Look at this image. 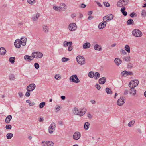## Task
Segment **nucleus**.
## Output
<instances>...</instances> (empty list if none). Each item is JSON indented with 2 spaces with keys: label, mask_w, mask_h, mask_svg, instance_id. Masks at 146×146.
Here are the masks:
<instances>
[{
  "label": "nucleus",
  "mask_w": 146,
  "mask_h": 146,
  "mask_svg": "<svg viewBox=\"0 0 146 146\" xmlns=\"http://www.w3.org/2000/svg\"><path fill=\"white\" fill-rule=\"evenodd\" d=\"M86 111V108H83L78 109L77 108L75 107L73 110V112L75 115H78L80 117L84 115Z\"/></svg>",
  "instance_id": "f257e3e1"
},
{
  "label": "nucleus",
  "mask_w": 146,
  "mask_h": 146,
  "mask_svg": "<svg viewBox=\"0 0 146 146\" xmlns=\"http://www.w3.org/2000/svg\"><path fill=\"white\" fill-rule=\"evenodd\" d=\"M132 33L134 36L137 37H141L143 35L142 32L138 29L133 30L132 32Z\"/></svg>",
  "instance_id": "f03ea898"
},
{
  "label": "nucleus",
  "mask_w": 146,
  "mask_h": 146,
  "mask_svg": "<svg viewBox=\"0 0 146 146\" xmlns=\"http://www.w3.org/2000/svg\"><path fill=\"white\" fill-rule=\"evenodd\" d=\"M76 60L78 63L81 65H84L85 63V58L82 56H78L76 57Z\"/></svg>",
  "instance_id": "7ed1b4c3"
},
{
  "label": "nucleus",
  "mask_w": 146,
  "mask_h": 146,
  "mask_svg": "<svg viewBox=\"0 0 146 146\" xmlns=\"http://www.w3.org/2000/svg\"><path fill=\"white\" fill-rule=\"evenodd\" d=\"M43 54L39 52H34L32 53V56L36 58H39L42 57Z\"/></svg>",
  "instance_id": "20e7f679"
},
{
  "label": "nucleus",
  "mask_w": 146,
  "mask_h": 146,
  "mask_svg": "<svg viewBox=\"0 0 146 146\" xmlns=\"http://www.w3.org/2000/svg\"><path fill=\"white\" fill-rule=\"evenodd\" d=\"M128 2V0H119L117 3V6L119 7L124 6L127 5Z\"/></svg>",
  "instance_id": "39448f33"
},
{
  "label": "nucleus",
  "mask_w": 146,
  "mask_h": 146,
  "mask_svg": "<svg viewBox=\"0 0 146 146\" xmlns=\"http://www.w3.org/2000/svg\"><path fill=\"white\" fill-rule=\"evenodd\" d=\"M70 81L73 82L78 83L80 81L76 75H74L71 76L69 78Z\"/></svg>",
  "instance_id": "423d86ee"
},
{
  "label": "nucleus",
  "mask_w": 146,
  "mask_h": 146,
  "mask_svg": "<svg viewBox=\"0 0 146 146\" xmlns=\"http://www.w3.org/2000/svg\"><path fill=\"white\" fill-rule=\"evenodd\" d=\"M139 84V81L137 80H134L130 82L129 86V87H135L137 86Z\"/></svg>",
  "instance_id": "0eeeda50"
},
{
  "label": "nucleus",
  "mask_w": 146,
  "mask_h": 146,
  "mask_svg": "<svg viewBox=\"0 0 146 146\" xmlns=\"http://www.w3.org/2000/svg\"><path fill=\"white\" fill-rule=\"evenodd\" d=\"M54 145V143L53 142L47 141H44L41 144L42 146H53Z\"/></svg>",
  "instance_id": "6e6552de"
},
{
  "label": "nucleus",
  "mask_w": 146,
  "mask_h": 146,
  "mask_svg": "<svg viewBox=\"0 0 146 146\" xmlns=\"http://www.w3.org/2000/svg\"><path fill=\"white\" fill-rule=\"evenodd\" d=\"M68 28L70 31H74L77 29V27L76 23H72L69 25Z\"/></svg>",
  "instance_id": "1a4fd4ad"
},
{
  "label": "nucleus",
  "mask_w": 146,
  "mask_h": 146,
  "mask_svg": "<svg viewBox=\"0 0 146 146\" xmlns=\"http://www.w3.org/2000/svg\"><path fill=\"white\" fill-rule=\"evenodd\" d=\"M36 85L34 83L31 84L29 85L27 87V90L28 92H32L35 88Z\"/></svg>",
  "instance_id": "9d476101"
},
{
  "label": "nucleus",
  "mask_w": 146,
  "mask_h": 146,
  "mask_svg": "<svg viewBox=\"0 0 146 146\" xmlns=\"http://www.w3.org/2000/svg\"><path fill=\"white\" fill-rule=\"evenodd\" d=\"M56 127L55 124L54 123H52L50 125L48 128L49 132L50 133H52L54 131Z\"/></svg>",
  "instance_id": "9b49d317"
},
{
  "label": "nucleus",
  "mask_w": 146,
  "mask_h": 146,
  "mask_svg": "<svg viewBox=\"0 0 146 146\" xmlns=\"http://www.w3.org/2000/svg\"><path fill=\"white\" fill-rule=\"evenodd\" d=\"M125 100L124 98L121 97L119 98L117 102V104L119 106L123 105L125 103Z\"/></svg>",
  "instance_id": "f8f14e48"
},
{
  "label": "nucleus",
  "mask_w": 146,
  "mask_h": 146,
  "mask_svg": "<svg viewBox=\"0 0 146 146\" xmlns=\"http://www.w3.org/2000/svg\"><path fill=\"white\" fill-rule=\"evenodd\" d=\"M14 44L15 47L17 48H19L22 45L21 40L19 39H16L14 42Z\"/></svg>",
  "instance_id": "ddd939ff"
},
{
  "label": "nucleus",
  "mask_w": 146,
  "mask_h": 146,
  "mask_svg": "<svg viewBox=\"0 0 146 146\" xmlns=\"http://www.w3.org/2000/svg\"><path fill=\"white\" fill-rule=\"evenodd\" d=\"M106 24L107 23L106 21H103L98 25V28L100 29H102L106 27Z\"/></svg>",
  "instance_id": "4468645a"
},
{
  "label": "nucleus",
  "mask_w": 146,
  "mask_h": 146,
  "mask_svg": "<svg viewBox=\"0 0 146 146\" xmlns=\"http://www.w3.org/2000/svg\"><path fill=\"white\" fill-rule=\"evenodd\" d=\"M80 133L79 132H76L74 134L73 138L75 140H78L80 139Z\"/></svg>",
  "instance_id": "2eb2a0df"
},
{
  "label": "nucleus",
  "mask_w": 146,
  "mask_h": 146,
  "mask_svg": "<svg viewBox=\"0 0 146 146\" xmlns=\"http://www.w3.org/2000/svg\"><path fill=\"white\" fill-rule=\"evenodd\" d=\"M40 16V14L39 13H36L35 15H34L31 18V19L33 22L37 21Z\"/></svg>",
  "instance_id": "dca6fc26"
},
{
  "label": "nucleus",
  "mask_w": 146,
  "mask_h": 146,
  "mask_svg": "<svg viewBox=\"0 0 146 146\" xmlns=\"http://www.w3.org/2000/svg\"><path fill=\"white\" fill-rule=\"evenodd\" d=\"M60 11H64L66 9V6L65 3H61L59 7Z\"/></svg>",
  "instance_id": "f3484780"
},
{
  "label": "nucleus",
  "mask_w": 146,
  "mask_h": 146,
  "mask_svg": "<svg viewBox=\"0 0 146 146\" xmlns=\"http://www.w3.org/2000/svg\"><path fill=\"white\" fill-rule=\"evenodd\" d=\"M6 53V50L3 47L0 48V54L1 55H4Z\"/></svg>",
  "instance_id": "a211bd4d"
},
{
  "label": "nucleus",
  "mask_w": 146,
  "mask_h": 146,
  "mask_svg": "<svg viewBox=\"0 0 146 146\" xmlns=\"http://www.w3.org/2000/svg\"><path fill=\"white\" fill-rule=\"evenodd\" d=\"M106 81V78L105 77H102L99 79V83L100 84H103L105 83Z\"/></svg>",
  "instance_id": "6ab92c4d"
},
{
  "label": "nucleus",
  "mask_w": 146,
  "mask_h": 146,
  "mask_svg": "<svg viewBox=\"0 0 146 146\" xmlns=\"http://www.w3.org/2000/svg\"><path fill=\"white\" fill-rule=\"evenodd\" d=\"M32 57L26 55L24 56V59L26 61L30 62L33 59H31Z\"/></svg>",
  "instance_id": "aec40b11"
},
{
  "label": "nucleus",
  "mask_w": 146,
  "mask_h": 146,
  "mask_svg": "<svg viewBox=\"0 0 146 146\" xmlns=\"http://www.w3.org/2000/svg\"><path fill=\"white\" fill-rule=\"evenodd\" d=\"M21 42L23 46H25L26 45L27 38L25 37L22 38H21Z\"/></svg>",
  "instance_id": "412c9836"
},
{
  "label": "nucleus",
  "mask_w": 146,
  "mask_h": 146,
  "mask_svg": "<svg viewBox=\"0 0 146 146\" xmlns=\"http://www.w3.org/2000/svg\"><path fill=\"white\" fill-rule=\"evenodd\" d=\"M72 42L71 41L67 42L66 41H64L63 42V46L64 47L69 46H72Z\"/></svg>",
  "instance_id": "4be33fe9"
},
{
  "label": "nucleus",
  "mask_w": 146,
  "mask_h": 146,
  "mask_svg": "<svg viewBox=\"0 0 146 146\" xmlns=\"http://www.w3.org/2000/svg\"><path fill=\"white\" fill-rule=\"evenodd\" d=\"M12 118V116L11 115L7 116L6 118L5 122L6 123H9L10 121Z\"/></svg>",
  "instance_id": "5701e85b"
},
{
  "label": "nucleus",
  "mask_w": 146,
  "mask_h": 146,
  "mask_svg": "<svg viewBox=\"0 0 146 146\" xmlns=\"http://www.w3.org/2000/svg\"><path fill=\"white\" fill-rule=\"evenodd\" d=\"M131 89L129 90V93L131 94L134 95L136 93V90L134 88V87H130Z\"/></svg>",
  "instance_id": "b1692460"
},
{
  "label": "nucleus",
  "mask_w": 146,
  "mask_h": 146,
  "mask_svg": "<svg viewBox=\"0 0 146 146\" xmlns=\"http://www.w3.org/2000/svg\"><path fill=\"white\" fill-rule=\"evenodd\" d=\"M121 60L118 58H116L114 60V62L118 66L121 63Z\"/></svg>",
  "instance_id": "393cba45"
},
{
  "label": "nucleus",
  "mask_w": 146,
  "mask_h": 146,
  "mask_svg": "<svg viewBox=\"0 0 146 146\" xmlns=\"http://www.w3.org/2000/svg\"><path fill=\"white\" fill-rule=\"evenodd\" d=\"M94 49L96 50L101 51L102 50V48L98 44H96L94 46Z\"/></svg>",
  "instance_id": "a878e982"
},
{
  "label": "nucleus",
  "mask_w": 146,
  "mask_h": 146,
  "mask_svg": "<svg viewBox=\"0 0 146 146\" xmlns=\"http://www.w3.org/2000/svg\"><path fill=\"white\" fill-rule=\"evenodd\" d=\"M90 46V44L89 42H86L84 43L83 46L84 48L86 49L89 48Z\"/></svg>",
  "instance_id": "bb28decb"
},
{
  "label": "nucleus",
  "mask_w": 146,
  "mask_h": 146,
  "mask_svg": "<svg viewBox=\"0 0 146 146\" xmlns=\"http://www.w3.org/2000/svg\"><path fill=\"white\" fill-rule=\"evenodd\" d=\"M125 7H122L121 9V11L124 16H126L127 15V12L125 11Z\"/></svg>",
  "instance_id": "cd10ccee"
},
{
  "label": "nucleus",
  "mask_w": 146,
  "mask_h": 146,
  "mask_svg": "<svg viewBox=\"0 0 146 146\" xmlns=\"http://www.w3.org/2000/svg\"><path fill=\"white\" fill-rule=\"evenodd\" d=\"M135 120L133 119L131 121H130L128 124V126L129 127H131L133 126V125H134L135 123Z\"/></svg>",
  "instance_id": "c85d7f7f"
},
{
  "label": "nucleus",
  "mask_w": 146,
  "mask_h": 146,
  "mask_svg": "<svg viewBox=\"0 0 146 146\" xmlns=\"http://www.w3.org/2000/svg\"><path fill=\"white\" fill-rule=\"evenodd\" d=\"M43 31L45 33H47L48 31L49 28L48 26L46 25H43Z\"/></svg>",
  "instance_id": "c756f323"
},
{
  "label": "nucleus",
  "mask_w": 146,
  "mask_h": 146,
  "mask_svg": "<svg viewBox=\"0 0 146 146\" xmlns=\"http://www.w3.org/2000/svg\"><path fill=\"white\" fill-rule=\"evenodd\" d=\"M122 59L123 61L129 62L130 60V57L129 56L123 57L122 58Z\"/></svg>",
  "instance_id": "7c9ffc66"
},
{
  "label": "nucleus",
  "mask_w": 146,
  "mask_h": 146,
  "mask_svg": "<svg viewBox=\"0 0 146 146\" xmlns=\"http://www.w3.org/2000/svg\"><path fill=\"white\" fill-rule=\"evenodd\" d=\"M106 91L108 94H112V92L111 90L108 88H106Z\"/></svg>",
  "instance_id": "2f4dec72"
},
{
  "label": "nucleus",
  "mask_w": 146,
  "mask_h": 146,
  "mask_svg": "<svg viewBox=\"0 0 146 146\" xmlns=\"http://www.w3.org/2000/svg\"><path fill=\"white\" fill-rule=\"evenodd\" d=\"M90 123L88 122H86L84 125V128L86 130H88L89 128Z\"/></svg>",
  "instance_id": "473e14b6"
},
{
  "label": "nucleus",
  "mask_w": 146,
  "mask_h": 146,
  "mask_svg": "<svg viewBox=\"0 0 146 146\" xmlns=\"http://www.w3.org/2000/svg\"><path fill=\"white\" fill-rule=\"evenodd\" d=\"M100 76V74L98 72H96L95 74L94 73V78L96 80L99 78Z\"/></svg>",
  "instance_id": "72a5a7b5"
},
{
  "label": "nucleus",
  "mask_w": 146,
  "mask_h": 146,
  "mask_svg": "<svg viewBox=\"0 0 146 146\" xmlns=\"http://www.w3.org/2000/svg\"><path fill=\"white\" fill-rule=\"evenodd\" d=\"M134 23V21L132 19H130L127 21V23L128 25H130Z\"/></svg>",
  "instance_id": "f704fd0d"
},
{
  "label": "nucleus",
  "mask_w": 146,
  "mask_h": 146,
  "mask_svg": "<svg viewBox=\"0 0 146 146\" xmlns=\"http://www.w3.org/2000/svg\"><path fill=\"white\" fill-rule=\"evenodd\" d=\"M125 49L126 51L128 53L130 52V47L128 45H126L125 46Z\"/></svg>",
  "instance_id": "c9c22d12"
},
{
  "label": "nucleus",
  "mask_w": 146,
  "mask_h": 146,
  "mask_svg": "<svg viewBox=\"0 0 146 146\" xmlns=\"http://www.w3.org/2000/svg\"><path fill=\"white\" fill-rule=\"evenodd\" d=\"M88 76L91 78H92L94 76V72L91 71L89 72L88 74Z\"/></svg>",
  "instance_id": "e433bc0d"
},
{
  "label": "nucleus",
  "mask_w": 146,
  "mask_h": 146,
  "mask_svg": "<svg viewBox=\"0 0 146 146\" xmlns=\"http://www.w3.org/2000/svg\"><path fill=\"white\" fill-rule=\"evenodd\" d=\"M107 15L108 17V20H109V21L112 20L113 17V15L112 14H110Z\"/></svg>",
  "instance_id": "4c0bfd02"
},
{
  "label": "nucleus",
  "mask_w": 146,
  "mask_h": 146,
  "mask_svg": "<svg viewBox=\"0 0 146 146\" xmlns=\"http://www.w3.org/2000/svg\"><path fill=\"white\" fill-rule=\"evenodd\" d=\"M45 105V102H42L40 103L39 104V107L40 108H43Z\"/></svg>",
  "instance_id": "58836bf2"
},
{
  "label": "nucleus",
  "mask_w": 146,
  "mask_h": 146,
  "mask_svg": "<svg viewBox=\"0 0 146 146\" xmlns=\"http://www.w3.org/2000/svg\"><path fill=\"white\" fill-rule=\"evenodd\" d=\"M15 58L14 57H11L9 59V62L12 64H13L15 62Z\"/></svg>",
  "instance_id": "ea45409f"
},
{
  "label": "nucleus",
  "mask_w": 146,
  "mask_h": 146,
  "mask_svg": "<svg viewBox=\"0 0 146 146\" xmlns=\"http://www.w3.org/2000/svg\"><path fill=\"white\" fill-rule=\"evenodd\" d=\"M13 135L12 133H8L7 134V138L8 139H10L13 137Z\"/></svg>",
  "instance_id": "a19ab883"
},
{
  "label": "nucleus",
  "mask_w": 146,
  "mask_h": 146,
  "mask_svg": "<svg viewBox=\"0 0 146 146\" xmlns=\"http://www.w3.org/2000/svg\"><path fill=\"white\" fill-rule=\"evenodd\" d=\"M27 2L31 5L35 3V0H27Z\"/></svg>",
  "instance_id": "79ce46f5"
},
{
  "label": "nucleus",
  "mask_w": 146,
  "mask_h": 146,
  "mask_svg": "<svg viewBox=\"0 0 146 146\" xmlns=\"http://www.w3.org/2000/svg\"><path fill=\"white\" fill-rule=\"evenodd\" d=\"M141 15L142 17H145L146 16V11L143 10L141 13Z\"/></svg>",
  "instance_id": "37998d69"
},
{
  "label": "nucleus",
  "mask_w": 146,
  "mask_h": 146,
  "mask_svg": "<svg viewBox=\"0 0 146 146\" xmlns=\"http://www.w3.org/2000/svg\"><path fill=\"white\" fill-rule=\"evenodd\" d=\"M55 110L56 112H58L60 110V107L59 105H57L55 108Z\"/></svg>",
  "instance_id": "c03bdc74"
},
{
  "label": "nucleus",
  "mask_w": 146,
  "mask_h": 146,
  "mask_svg": "<svg viewBox=\"0 0 146 146\" xmlns=\"http://www.w3.org/2000/svg\"><path fill=\"white\" fill-rule=\"evenodd\" d=\"M69 60V59L68 58L64 57L62 58L61 60L62 62H65L68 61Z\"/></svg>",
  "instance_id": "a18cd8bd"
},
{
  "label": "nucleus",
  "mask_w": 146,
  "mask_h": 146,
  "mask_svg": "<svg viewBox=\"0 0 146 146\" xmlns=\"http://www.w3.org/2000/svg\"><path fill=\"white\" fill-rule=\"evenodd\" d=\"M54 78L56 80H59L61 78V76L59 74H56L55 75Z\"/></svg>",
  "instance_id": "49530a36"
},
{
  "label": "nucleus",
  "mask_w": 146,
  "mask_h": 146,
  "mask_svg": "<svg viewBox=\"0 0 146 146\" xmlns=\"http://www.w3.org/2000/svg\"><path fill=\"white\" fill-rule=\"evenodd\" d=\"M108 17H107V15L104 16L103 18V21H106V22L107 21H109V20H108Z\"/></svg>",
  "instance_id": "de8ad7c7"
},
{
  "label": "nucleus",
  "mask_w": 146,
  "mask_h": 146,
  "mask_svg": "<svg viewBox=\"0 0 146 146\" xmlns=\"http://www.w3.org/2000/svg\"><path fill=\"white\" fill-rule=\"evenodd\" d=\"M34 66L36 69H37L39 68V65L37 63H35L34 64Z\"/></svg>",
  "instance_id": "09e8293b"
},
{
  "label": "nucleus",
  "mask_w": 146,
  "mask_h": 146,
  "mask_svg": "<svg viewBox=\"0 0 146 146\" xmlns=\"http://www.w3.org/2000/svg\"><path fill=\"white\" fill-rule=\"evenodd\" d=\"M126 73H127V71L125 70L121 72V74L123 76H124L126 77Z\"/></svg>",
  "instance_id": "8fccbe9b"
},
{
  "label": "nucleus",
  "mask_w": 146,
  "mask_h": 146,
  "mask_svg": "<svg viewBox=\"0 0 146 146\" xmlns=\"http://www.w3.org/2000/svg\"><path fill=\"white\" fill-rule=\"evenodd\" d=\"M5 128L7 129H10L12 128V126L10 125H6Z\"/></svg>",
  "instance_id": "3c124183"
},
{
  "label": "nucleus",
  "mask_w": 146,
  "mask_h": 146,
  "mask_svg": "<svg viewBox=\"0 0 146 146\" xmlns=\"http://www.w3.org/2000/svg\"><path fill=\"white\" fill-rule=\"evenodd\" d=\"M133 75V73L131 72H128L127 71V73H126V76L128 75Z\"/></svg>",
  "instance_id": "603ef678"
},
{
  "label": "nucleus",
  "mask_w": 146,
  "mask_h": 146,
  "mask_svg": "<svg viewBox=\"0 0 146 146\" xmlns=\"http://www.w3.org/2000/svg\"><path fill=\"white\" fill-rule=\"evenodd\" d=\"M104 6L108 7L110 6V4L108 2H104Z\"/></svg>",
  "instance_id": "864d4df0"
},
{
  "label": "nucleus",
  "mask_w": 146,
  "mask_h": 146,
  "mask_svg": "<svg viewBox=\"0 0 146 146\" xmlns=\"http://www.w3.org/2000/svg\"><path fill=\"white\" fill-rule=\"evenodd\" d=\"M10 80H14L15 79L14 76L13 74H11L10 76Z\"/></svg>",
  "instance_id": "5fc2aeb1"
},
{
  "label": "nucleus",
  "mask_w": 146,
  "mask_h": 146,
  "mask_svg": "<svg viewBox=\"0 0 146 146\" xmlns=\"http://www.w3.org/2000/svg\"><path fill=\"white\" fill-rule=\"evenodd\" d=\"M53 8L54 10L56 11L59 10V7H58L56 6H53Z\"/></svg>",
  "instance_id": "6e6d98bb"
},
{
  "label": "nucleus",
  "mask_w": 146,
  "mask_h": 146,
  "mask_svg": "<svg viewBox=\"0 0 146 146\" xmlns=\"http://www.w3.org/2000/svg\"><path fill=\"white\" fill-rule=\"evenodd\" d=\"M135 15H136L135 13L133 12L130 14V16L131 17H133Z\"/></svg>",
  "instance_id": "4d7b16f0"
},
{
  "label": "nucleus",
  "mask_w": 146,
  "mask_h": 146,
  "mask_svg": "<svg viewBox=\"0 0 146 146\" xmlns=\"http://www.w3.org/2000/svg\"><path fill=\"white\" fill-rule=\"evenodd\" d=\"M95 86L98 90H99L101 88V87L100 85L98 84H96L95 85Z\"/></svg>",
  "instance_id": "13d9d810"
},
{
  "label": "nucleus",
  "mask_w": 146,
  "mask_h": 146,
  "mask_svg": "<svg viewBox=\"0 0 146 146\" xmlns=\"http://www.w3.org/2000/svg\"><path fill=\"white\" fill-rule=\"evenodd\" d=\"M86 5H85L84 4H82L80 5V7L82 8H84L86 7Z\"/></svg>",
  "instance_id": "bf43d9fd"
},
{
  "label": "nucleus",
  "mask_w": 146,
  "mask_h": 146,
  "mask_svg": "<svg viewBox=\"0 0 146 146\" xmlns=\"http://www.w3.org/2000/svg\"><path fill=\"white\" fill-rule=\"evenodd\" d=\"M123 54H126V52L124 50L122 49L120 51Z\"/></svg>",
  "instance_id": "052dcab7"
},
{
  "label": "nucleus",
  "mask_w": 146,
  "mask_h": 146,
  "mask_svg": "<svg viewBox=\"0 0 146 146\" xmlns=\"http://www.w3.org/2000/svg\"><path fill=\"white\" fill-rule=\"evenodd\" d=\"M35 104V103L34 102H29V105L30 106H34Z\"/></svg>",
  "instance_id": "680f3d73"
},
{
  "label": "nucleus",
  "mask_w": 146,
  "mask_h": 146,
  "mask_svg": "<svg viewBox=\"0 0 146 146\" xmlns=\"http://www.w3.org/2000/svg\"><path fill=\"white\" fill-rule=\"evenodd\" d=\"M72 49H73L72 47V46H68V50L69 51H70L72 50Z\"/></svg>",
  "instance_id": "e2e57ef3"
},
{
  "label": "nucleus",
  "mask_w": 146,
  "mask_h": 146,
  "mask_svg": "<svg viewBox=\"0 0 146 146\" xmlns=\"http://www.w3.org/2000/svg\"><path fill=\"white\" fill-rule=\"evenodd\" d=\"M29 92L27 91L25 95L26 97H29L30 96V93Z\"/></svg>",
  "instance_id": "0e129e2a"
},
{
  "label": "nucleus",
  "mask_w": 146,
  "mask_h": 146,
  "mask_svg": "<svg viewBox=\"0 0 146 146\" xmlns=\"http://www.w3.org/2000/svg\"><path fill=\"white\" fill-rule=\"evenodd\" d=\"M76 14L73 13L71 15V17L72 18H74L76 16Z\"/></svg>",
  "instance_id": "69168bd1"
},
{
  "label": "nucleus",
  "mask_w": 146,
  "mask_h": 146,
  "mask_svg": "<svg viewBox=\"0 0 146 146\" xmlns=\"http://www.w3.org/2000/svg\"><path fill=\"white\" fill-rule=\"evenodd\" d=\"M18 94L20 98H21L23 96V93L21 92H19L18 93Z\"/></svg>",
  "instance_id": "338daca9"
},
{
  "label": "nucleus",
  "mask_w": 146,
  "mask_h": 146,
  "mask_svg": "<svg viewBox=\"0 0 146 146\" xmlns=\"http://www.w3.org/2000/svg\"><path fill=\"white\" fill-rule=\"evenodd\" d=\"M96 2L98 6L100 7H101L102 6V5L100 4V3L98 2Z\"/></svg>",
  "instance_id": "774afa93"
}]
</instances>
